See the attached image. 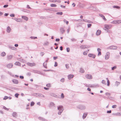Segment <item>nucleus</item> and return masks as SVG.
I'll list each match as a JSON object with an SVG mask.
<instances>
[{"instance_id": "f257e3e1", "label": "nucleus", "mask_w": 121, "mask_h": 121, "mask_svg": "<svg viewBox=\"0 0 121 121\" xmlns=\"http://www.w3.org/2000/svg\"><path fill=\"white\" fill-rule=\"evenodd\" d=\"M57 109L58 110H59V111L58 112V114H61L64 109L63 106H59L58 107Z\"/></svg>"}, {"instance_id": "f03ea898", "label": "nucleus", "mask_w": 121, "mask_h": 121, "mask_svg": "<svg viewBox=\"0 0 121 121\" xmlns=\"http://www.w3.org/2000/svg\"><path fill=\"white\" fill-rule=\"evenodd\" d=\"M78 108L82 110H84L86 109V106L82 105H80L77 107Z\"/></svg>"}, {"instance_id": "7ed1b4c3", "label": "nucleus", "mask_w": 121, "mask_h": 121, "mask_svg": "<svg viewBox=\"0 0 121 121\" xmlns=\"http://www.w3.org/2000/svg\"><path fill=\"white\" fill-rule=\"evenodd\" d=\"M31 72L35 73H36L42 75L43 73L40 71L37 70L32 69Z\"/></svg>"}, {"instance_id": "20e7f679", "label": "nucleus", "mask_w": 121, "mask_h": 121, "mask_svg": "<svg viewBox=\"0 0 121 121\" xmlns=\"http://www.w3.org/2000/svg\"><path fill=\"white\" fill-rule=\"evenodd\" d=\"M117 48V46H112L107 48L108 49H116Z\"/></svg>"}, {"instance_id": "39448f33", "label": "nucleus", "mask_w": 121, "mask_h": 121, "mask_svg": "<svg viewBox=\"0 0 121 121\" xmlns=\"http://www.w3.org/2000/svg\"><path fill=\"white\" fill-rule=\"evenodd\" d=\"M113 23L114 24H119L121 23V20H118L113 21Z\"/></svg>"}, {"instance_id": "423d86ee", "label": "nucleus", "mask_w": 121, "mask_h": 121, "mask_svg": "<svg viewBox=\"0 0 121 121\" xmlns=\"http://www.w3.org/2000/svg\"><path fill=\"white\" fill-rule=\"evenodd\" d=\"M85 76L87 79H91L92 78V76L91 74H86L85 75Z\"/></svg>"}, {"instance_id": "0eeeda50", "label": "nucleus", "mask_w": 121, "mask_h": 121, "mask_svg": "<svg viewBox=\"0 0 121 121\" xmlns=\"http://www.w3.org/2000/svg\"><path fill=\"white\" fill-rule=\"evenodd\" d=\"M27 64L28 65L31 67L35 66L36 65L34 63H32L30 62H28L27 63Z\"/></svg>"}, {"instance_id": "6e6552de", "label": "nucleus", "mask_w": 121, "mask_h": 121, "mask_svg": "<svg viewBox=\"0 0 121 121\" xmlns=\"http://www.w3.org/2000/svg\"><path fill=\"white\" fill-rule=\"evenodd\" d=\"M111 27L108 25H105L104 27V29L105 30H107L108 29H110Z\"/></svg>"}, {"instance_id": "1a4fd4ad", "label": "nucleus", "mask_w": 121, "mask_h": 121, "mask_svg": "<svg viewBox=\"0 0 121 121\" xmlns=\"http://www.w3.org/2000/svg\"><path fill=\"white\" fill-rule=\"evenodd\" d=\"M88 56L90 57H92L93 58H95V55L93 54H89L88 55Z\"/></svg>"}, {"instance_id": "9d476101", "label": "nucleus", "mask_w": 121, "mask_h": 121, "mask_svg": "<svg viewBox=\"0 0 121 121\" xmlns=\"http://www.w3.org/2000/svg\"><path fill=\"white\" fill-rule=\"evenodd\" d=\"M109 57V53L107 52L105 56V58L106 60L108 59Z\"/></svg>"}, {"instance_id": "9b49d317", "label": "nucleus", "mask_w": 121, "mask_h": 121, "mask_svg": "<svg viewBox=\"0 0 121 121\" xmlns=\"http://www.w3.org/2000/svg\"><path fill=\"white\" fill-rule=\"evenodd\" d=\"M11 29L9 26H8L7 28V32L8 33H9L11 32Z\"/></svg>"}, {"instance_id": "f8f14e48", "label": "nucleus", "mask_w": 121, "mask_h": 121, "mask_svg": "<svg viewBox=\"0 0 121 121\" xmlns=\"http://www.w3.org/2000/svg\"><path fill=\"white\" fill-rule=\"evenodd\" d=\"M38 119L42 121H47V120L45 119L43 117H38Z\"/></svg>"}, {"instance_id": "ddd939ff", "label": "nucleus", "mask_w": 121, "mask_h": 121, "mask_svg": "<svg viewBox=\"0 0 121 121\" xmlns=\"http://www.w3.org/2000/svg\"><path fill=\"white\" fill-rule=\"evenodd\" d=\"M86 46V45H82L80 46V48L82 49H84L85 48H89V47H88V46H87V47Z\"/></svg>"}, {"instance_id": "4468645a", "label": "nucleus", "mask_w": 121, "mask_h": 121, "mask_svg": "<svg viewBox=\"0 0 121 121\" xmlns=\"http://www.w3.org/2000/svg\"><path fill=\"white\" fill-rule=\"evenodd\" d=\"M12 81L14 83L17 84L18 83V82L17 80L16 79H13Z\"/></svg>"}, {"instance_id": "2eb2a0df", "label": "nucleus", "mask_w": 121, "mask_h": 121, "mask_svg": "<svg viewBox=\"0 0 121 121\" xmlns=\"http://www.w3.org/2000/svg\"><path fill=\"white\" fill-rule=\"evenodd\" d=\"M74 77V75L73 74H70L68 75V77L69 79L70 80L73 78Z\"/></svg>"}, {"instance_id": "dca6fc26", "label": "nucleus", "mask_w": 121, "mask_h": 121, "mask_svg": "<svg viewBox=\"0 0 121 121\" xmlns=\"http://www.w3.org/2000/svg\"><path fill=\"white\" fill-rule=\"evenodd\" d=\"M13 66V65L12 64H9L7 65V66L8 68L10 69Z\"/></svg>"}, {"instance_id": "f3484780", "label": "nucleus", "mask_w": 121, "mask_h": 121, "mask_svg": "<svg viewBox=\"0 0 121 121\" xmlns=\"http://www.w3.org/2000/svg\"><path fill=\"white\" fill-rule=\"evenodd\" d=\"M88 113L85 112L83 113V115L82 116V118L83 119H84L85 118L87 115Z\"/></svg>"}, {"instance_id": "a211bd4d", "label": "nucleus", "mask_w": 121, "mask_h": 121, "mask_svg": "<svg viewBox=\"0 0 121 121\" xmlns=\"http://www.w3.org/2000/svg\"><path fill=\"white\" fill-rule=\"evenodd\" d=\"M101 31H100V30H97L96 33V35H99L101 33Z\"/></svg>"}, {"instance_id": "6ab92c4d", "label": "nucleus", "mask_w": 121, "mask_h": 121, "mask_svg": "<svg viewBox=\"0 0 121 121\" xmlns=\"http://www.w3.org/2000/svg\"><path fill=\"white\" fill-rule=\"evenodd\" d=\"M13 56L12 55H9L7 56V59L8 60H10L13 57Z\"/></svg>"}, {"instance_id": "aec40b11", "label": "nucleus", "mask_w": 121, "mask_h": 121, "mask_svg": "<svg viewBox=\"0 0 121 121\" xmlns=\"http://www.w3.org/2000/svg\"><path fill=\"white\" fill-rule=\"evenodd\" d=\"M60 31L62 34L64 33L65 32V30L63 28H61L60 29Z\"/></svg>"}, {"instance_id": "412c9836", "label": "nucleus", "mask_w": 121, "mask_h": 121, "mask_svg": "<svg viewBox=\"0 0 121 121\" xmlns=\"http://www.w3.org/2000/svg\"><path fill=\"white\" fill-rule=\"evenodd\" d=\"M99 15L100 17H102L103 19L104 20V21H106L107 20L105 18L104 16L103 15L101 14H99Z\"/></svg>"}, {"instance_id": "4be33fe9", "label": "nucleus", "mask_w": 121, "mask_h": 121, "mask_svg": "<svg viewBox=\"0 0 121 121\" xmlns=\"http://www.w3.org/2000/svg\"><path fill=\"white\" fill-rule=\"evenodd\" d=\"M38 96L39 97H40L41 98H44V96L42 94L38 93Z\"/></svg>"}, {"instance_id": "5701e85b", "label": "nucleus", "mask_w": 121, "mask_h": 121, "mask_svg": "<svg viewBox=\"0 0 121 121\" xmlns=\"http://www.w3.org/2000/svg\"><path fill=\"white\" fill-rule=\"evenodd\" d=\"M12 19L16 21L17 22H20V19L17 18H12Z\"/></svg>"}, {"instance_id": "b1692460", "label": "nucleus", "mask_w": 121, "mask_h": 121, "mask_svg": "<svg viewBox=\"0 0 121 121\" xmlns=\"http://www.w3.org/2000/svg\"><path fill=\"white\" fill-rule=\"evenodd\" d=\"M22 18L23 19H24V20H25L26 21H27L28 20V18L27 17L25 16H22Z\"/></svg>"}, {"instance_id": "393cba45", "label": "nucleus", "mask_w": 121, "mask_h": 121, "mask_svg": "<svg viewBox=\"0 0 121 121\" xmlns=\"http://www.w3.org/2000/svg\"><path fill=\"white\" fill-rule=\"evenodd\" d=\"M9 48L13 50H16V48L14 47L13 46H9Z\"/></svg>"}, {"instance_id": "a878e982", "label": "nucleus", "mask_w": 121, "mask_h": 121, "mask_svg": "<svg viewBox=\"0 0 121 121\" xmlns=\"http://www.w3.org/2000/svg\"><path fill=\"white\" fill-rule=\"evenodd\" d=\"M15 65H18L20 66L21 65V64L19 62L16 61L14 64Z\"/></svg>"}, {"instance_id": "bb28decb", "label": "nucleus", "mask_w": 121, "mask_h": 121, "mask_svg": "<svg viewBox=\"0 0 121 121\" xmlns=\"http://www.w3.org/2000/svg\"><path fill=\"white\" fill-rule=\"evenodd\" d=\"M120 84V82H118L117 81H116L115 82V85L116 86H118Z\"/></svg>"}, {"instance_id": "cd10ccee", "label": "nucleus", "mask_w": 121, "mask_h": 121, "mask_svg": "<svg viewBox=\"0 0 121 121\" xmlns=\"http://www.w3.org/2000/svg\"><path fill=\"white\" fill-rule=\"evenodd\" d=\"M6 54L4 52H3L1 53V56L3 57L5 56L6 55Z\"/></svg>"}, {"instance_id": "c85d7f7f", "label": "nucleus", "mask_w": 121, "mask_h": 121, "mask_svg": "<svg viewBox=\"0 0 121 121\" xmlns=\"http://www.w3.org/2000/svg\"><path fill=\"white\" fill-rule=\"evenodd\" d=\"M47 65V63L46 62H44L43 64V66L46 69L47 68V67L46 66Z\"/></svg>"}, {"instance_id": "c756f323", "label": "nucleus", "mask_w": 121, "mask_h": 121, "mask_svg": "<svg viewBox=\"0 0 121 121\" xmlns=\"http://www.w3.org/2000/svg\"><path fill=\"white\" fill-rule=\"evenodd\" d=\"M17 115V113L15 112H13L12 114V116L13 117H16Z\"/></svg>"}, {"instance_id": "7c9ffc66", "label": "nucleus", "mask_w": 121, "mask_h": 121, "mask_svg": "<svg viewBox=\"0 0 121 121\" xmlns=\"http://www.w3.org/2000/svg\"><path fill=\"white\" fill-rule=\"evenodd\" d=\"M84 70L83 69L81 68L80 69V72L81 73H83L84 72Z\"/></svg>"}, {"instance_id": "2f4dec72", "label": "nucleus", "mask_w": 121, "mask_h": 121, "mask_svg": "<svg viewBox=\"0 0 121 121\" xmlns=\"http://www.w3.org/2000/svg\"><path fill=\"white\" fill-rule=\"evenodd\" d=\"M50 105L52 106L55 107V104L54 103L51 102L50 104Z\"/></svg>"}, {"instance_id": "473e14b6", "label": "nucleus", "mask_w": 121, "mask_h": 121, "mask_svg": "<svg viewBox=\"0 0 121 121\" xmlns=\"http://www.w3.org/2000/svg\"><path fill=\"white\" fill-rule=\"evenodd\" d=\"M50 6L51 7H56V4H50Z\"/></svg>"}, {"instance_id": "72a5a7b5", "label": "nucleus", "mask_w": 121, "mask_h": 121, "mask_svg": "<svg viewBox=\"0 0 121 121\" xmlns=\"http://www.w3.org/2000/svg\"><path fill=\"white\" fill-rule=\"evenodd\" d=\"M63 13L62 12H57L56 13V14L57 15H61L63 14Z\"/></svg>"}, {"instance_id": "f704fd0d", "label": "nucleus", "mask_w": 121, "mask_h": 121, "mask_svg": "<svg viewBox=\"0 0 121 121\" xmlns=\"http://www.w3.org/2000/svg\"><path fill=\"white\" fill-rule=\"evenodd\" d=\"M87 52H88L87 51H86L85 52H83V54L84 55H87Z\"/></svg>"}, {"instance_id": "c9c22d12", "label": "nucleus", "mask_w": 121, "mask_h": 121, "mask_svg": "<svg viewBox=\"0 0 121 121\" xmlns=\"http://www.w3.org/2000/svg\"><path fill=\"white\" fill-rule=\"evenodd\" d=\"M99 86V85L98 84H93L91 86V87H94V86Z\"/></svg>"}, {"instance_id": "e433bc0d", "label": "nucleus", "mask_w": 121, "mask_h": 121, "mask_svg": "<svg viewBox=\"0 0 121 121\" xmlns=\"http://www.w3.org/2000/svg\"><path fill=\"white\" fill-rule=\"evenodd\" d=\"M35 104V103L33 101L31 102L30 103V106H32L34 105Z\"/></svg>"}, {"instance_id": "4c0bfd02", "label": "nucleus", "mask_w": 121, "mask_h": 121, "mask_svg": "<svg viewBox=\"0 0 121 121\" xmlns=\"http://www.w3.org/2000/svg\"><path fill=\"white\" fill-rule=\"evenodd\" d=\"M117 68V66H114L112 67V70H114L115 69H116Z\"/></svg>"}, {"instance_id": "58836bf2", "label": "nucleus", "mask_w": 121, "mask_h": 121, "mask_svg": "<svg viewBox=\"0 0 121 121\" xmlns=\"http://www.w3.org/2000/svg\"><path fill=\"white\" fill-rule=\"evenodd\" d=\"M71 39L72 42L75 41H76V39L74 38H72Z\"/></svg>"}, {"instance_id": "ea45409f", "label": "nucleus", "mask_w": 121, "mask_h": 121, "mask_svg": "<svg viewBox=\"0 0 121 121\" xmlns=\"http://www.w3.org/2000/svg\"><path fill=\"white\" fill-rule=\"evenodd\" d=\"M46 86H47V87H50L51 86L50 84L48 83V84H47L46 85Z\"/></svg>"}, {"instance_id": "a19ab883", "label": "nucleus", "mask_w": 121, "mask_h": 121, "mask_svg": "<svg viewBox=\"0 0 121 121\" xmlns=\"http://www.w3.org/2000/svg\"><path fill=\"white\" fill-rule=\"evenodd\" d=\"M87 27L88 28H89L91 27V26H92L91 24H87Z\"/></svg>"}, {"instance_id": "79ce46f5", "label": "nucleus", "mask_w": 121, "mask_h": 121, "mask_svg": "<svg viewBox=\"0 0 121 121\" xmlns=\"http://www.w3.org/2000/svg\"><path fill=\"white\" fill-rule=\"evenodd\" d=\"M19 95V94L18 93H16L15 94V96L17 98Z\"/></svg>"}, {"instance_id": "37998d69", "label": "nucleus", "mask_w": 121, "mask_h": 121, "mask_svg": "<svg viewBox=\"0 0 121 121\" xmlns=\"http://www.w3.org/2000/svg\"><path fill=\"white\" fill-rule=\"evenodd\" d=\"M65 81V79L64 78H63L61 79L60 80V81L62 82H64Z\"/></svg>"}, {"instance_id": "c03bdc74", "label": "nucleus", "mask_w": 121, "mask_h": 121, "mask_svg": "<svg viewBox=\"0 0 121 121\" xmlns=\"http://www.w3.org/2000/svg\"><path fill=\"white\" fill-rule=\"evenodd\" d=\"M44 52H41L40 53V55L42 56H43L44 55Z\"/></svg>"}, {"instance_id": "a18cd8bd", "label": "nucleus", "mask_w": 121, "mask_h": 121, "mask_svg": "<svg viewBox=\"0 0 121 121\" xmlns=\"http://www.w3.org/2000/svg\"><path fill=\"white\" fill-rule=\"evenodd\" d=\"M15 14H10V16L12 17H14Z\"/></svg>"}, {"instance_id": "49530a36", "label": "nucleus", "mask_w": 121, "mask_h": 121, "mask_svg": "<svg viewBox=\"0 0 121 121\" xmlns=\"http://www.w3.org/2000/svg\"><path fill=\"white\" fill-rule=\"evenodd\" d=\"M117 107V105H113L112 106V108H115Z\"/></svg>"}, {"instance_id": "de8ad7c7", "label": "nucleus", "mask_w": 121, "mask_h": 121, "mask_svg": "<svg viewBox=\"0 0 121 121\" xmlns=\"http://www.w3.org/2000/svg\"><path fill=\"white\" fill-rule=\"evenodd\" d=\"M9 98V97L7 96H5L3 98L4 100H6L7 99Z\"/></svg>"}, {"instance_id": "09e8293b", "label": "nucleus", "mask_w": 121, "mask_h": 121, "mask_svg": "<svg viewBox=\"0 0 121 121\" xmlns=\"http://www.w3.org/2000/svg\"><path fill=\"white\" fill-rule=\"evenodd\" d=\"M67 51V52H69L70 51V49L69 48H66Z\"/></svg>"}, {"instance_id": "8fccbe9b", "label": "nucleus", "mask_w": 121, "mask_h": 121, "mask_svg": "<svg viewBox=\"0 0 121 121\" xmlns=\"http://www.w3.org/2000/svg\"><path fill=\"white\" fill-rule=\"evenodd\" d=\"M102 83L103 84H105V80H103L102 81Z\"/></svg>"}, {"instance_id": "3c124183", "label": "nucleus", "mask_w": 121, "mask_h": 121, "mask_svg": "<svg viewBox=\"0 0 121 121\" xmlns=\"http://www.w3.org/2000/svg\"><path fill=\"white\" fill-rule=\"evenodd\" d=\"M30 38H31L32 39H35L37 38V37H30Z\"/></svg>"}, {"instance_id": "603ef678", "label": "nucleus", "mask_w": 121, "mask_h": 121, "mask_svg": "<svg viewBox=\"0 0 121 121\" xmlns=\"http://www.w3.org/2000/svg\"><path fill=\"white\" fill-rule=\"evenodd\" d=\"M3 108H4V109L6 110H8L9 109L8 108H6L5 106H3Z\"/></svg>"}, {"instance_id": "864d4df0", "label": "nucleus", "mask_w": 121, "mask_h": 121, "mask_svg": "<svg viewBox=\"0 0 121 121\" xmlns=\"http://www.w3.org/2000/svg\"><path fill=\"white\" fill-rule=\"evenodd\" d=\"M37 95H38V93H34L33 94V95L34 96H37Z\"/></svg>"}, {"instance_id": "5fc2aeb1", "label": "nucleus", "mask_w": 121, "mask_h": 121, "mask_svg": "<svg viewBox=\"0 0 121 121\" xmlns=\"http://www.w3.org/2000/svg\"><path fill=\"white\" fill-rule=\"evenodd\" d=\"M105 94L106 95H111V94L109 93H106Z\"/></svg>"}, {"instance_id": "6e6d98bb", "label": "nucleus", "mask_w": 121, "mask_h": 121, "mask_svg": "<svg viewBox=\"0 0 121 121\" xmlns=\"http://www.w3.org/2000/svg\"><path fill=\"white\" fill-rule=\"evenodd\" d=\"M107 85L108 86H109V85L110 84V82H109V80H108V81H107Z\"/></svg>"}, {"instance_id": "4d7b16f0", "label": "nucleus", "mask_w": 121, "mask_h": 121, "mask_svg": "<svg viewBox=\"0 0 121 121\" xmlns=\"http://www.w3.org/2000/svg\"><path fill=\"white\" fill-rule=\"evenodd\" d=\"M61 97L62 98H64V95L63 93H62L61 94Z\"/></svg>"}, {"instance_id": "13d9d810", "label": "nucleus", "mask_w": 121, "mask_h": 121, "mask_svg": "<svg viewBox=\"0 0 121 121\" xmlns=\"http://www.w3.org/2000/svg\"><path fill=\"white\" fill-rule=\"evenodd\" d=\"M8 5L6 4V5H4L3 6V7L4 8H6L7 7H8Z\"/></svg>"}, {"instance_id": "bf43d9fd", "label": "nucleus", "mask_w": 121, "mask_h": 121, "mask_svg": "<svg viewBox=\"0 0 121 121\" xmlns=\"http://www.w3.org/2000/svg\"><path fill=\"white\" fill-rule=\"evenodd\" d=\"M54 66L55 67H56L57 66V63L56 62H55Z\"/></svg>"}, {"instance_id": "052dcab7", "label": "nucleus", "mask_w": 121, "mask_h": 121, "mask_svg": "<svg viewBox=\"0 0 121 121\" xmlns=\"http://www.w3.org/2000/svg\"><path fill=\"white\" fill-rule=\"evenodd\" d=\"M69 31H70L69 28H69L67 30V33L68 34L69 33Z\"/></svg>"}, {"instance_id": "680f3d73", "label": "nucleus", "mask_w": 121, "mask_h": 121, "mask_svg": "<svg viewBox=\"0 0 121 121\" xmlns=\"http://www.w3.org/2000/svg\"><path fill=\"white\" fill-rule=\"evenodd\" d=\"M17 60H19V61H22V60H23L22 59H21L20 58H18Z\"/></svg>"}, {"instance_id": "e2e57ef3", "label": "nucleus", "mask_w": 121, "mask_h": 121, "mask_svg": "<svg viewBox=\"0 0 121 121\" xmlns=\"http://www.w3.org/2000/svg\"><path fill=\"white\" fill-rule=\"evenodd\" d=\"M87 33H86L84 35V37L85 38H86L87 37Z\"/></svg>"}, {"instance_id": "0e129e2a", "label": "nucleus", "mask_w": 121, "mask_h": 121, "mask_svg": "<svg viewBox=\"0 0 121 121\" xmlns=\"http://www.w3.org/2000/svg\"><path fill=\"white\" fill-rule=\"evenodd\" d=\"M111 110H110L109 111H107V113H111Z\"/></svg>"}, {"instance_id": "69168bd1", "label": "nucleus", "mask_w": 121, "mask_h": 121, "mask_svg": "<svg viewBox=\"0 0 121 121\" xmlns=\"http://www.w3.org/2000/svg\"><path fill=\"white\" fill-rule=\"evenodd\" d=\"M97 51L98 52H100V51H101V49L100 48H98V49H97Z\"/></svg>"}, {"instance_id": "338daca9", "label": "nucleus", "mask_w": 121, "mask_h": 121, "mask_svg": "<svg viewBox=\"0 0 121 121\" xmlns=\"http://www.w3.org/2000/svg\"><path fill=\"white\" fill-rule=\"evenodd\" d=\"M113 7L116 8H118L119 7V6H113Z\"/></svg>"}, {"instance_id": "774afa93", "label": "nucleus", "mask_w": 121, "mask_h": 121, "mask_svg": "<svg viewBox=\"0 0 121 121\" xmlns=\"http://www.w3.org/2000/svg\"><path fill=\"white\" fill-rule=\"evenodd\" d=\"M57 58L58 57L57 56H54L53 57V59L54 60L57 59Z\"/></svg>"}]
</instances>
